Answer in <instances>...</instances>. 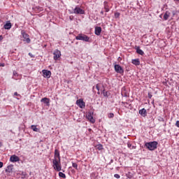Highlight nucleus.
Listing matches in <instances>:
<instances>
[{"mask_svg": "<svg viewBox=\"0 0 179 179\" xmlns=\"http://www.w3.org/2000/svg\"><path fill=\"white\" fill-rule=\"evenodd\" d=\"M41 103H44V104H46L47 106H50V99L47 97H44L41 100Z\"/></svg>", "mask_w": 179, "mask_h": 179, "instance_id": "obj_15", "label": "nucleus"}, {"mask_svg": "<svg viewBox=\"0 0 179 179\" xmlns=\"http://www.w3.org/2000/svg\"><path fill=\"white\" fill-rule=\"evenodd\" d=\"M171 15V13H170V11L169 10L166 11L164 15V20H169V17H170Z\"/></svg>", "mask_w": 179, "mask_h": 179, "instance_id": "obj_16", "label": "nucleus"}, {"mask_svg": "<svg viewBox=\"0 0 179 179\" xmlns=\"http://www.w3.org/2000/svg\"><path fill=\"white\" fill-rule=\"evenodd\" d=\"M20 160V158H19V157H17V155H11L10 157V162H11V163H16V162H19Z\"/></svg>", "mask_w": 179, "mask_h": 179, "instance_id": "obj_11", "label": "nucleus"}, {"mask_svg": "<svg viewBox=\"0 0 179 179\" xmlns=\"http://www.w3.org/2000/svg\"><path fill=\"white\" fill-rule=\"evenodd\" d=\"M176 126L179 128V120L176 121Z\"/></svg>", "mask_w": 179, "mask_h": 179, "instance_id": "obj_33", "label": "nucleus"}, {"mask_svg": "<svg viewBox=\"0 0 179 179\" xmlns=\"http://www.w3.org/2000/svg\"><path fill=\"white\" fill-rule=\"evenodd\" d=\"M115 178L120 179L121 176L119 174L116 173L114 175Z\"/></svg>", "mask_w": 179, "mask_h": 179, "instance_id": "obj_30", "label": "nucleus"}, {"mask_svg": "<svg viewBox=\"0 0 179 179\" xmlns=\"http://www.w3.org/2000/svg\"><path fill=\"white\" fill-rule=\"evenodd\" d=\"M96 89L97 90H100V87H99V85H96Z\"/></svg>", "mask_w": 179, "mask_h": 179, "instance_id": "obj_39", "label": "nucleus"}, {"mask_svg": "<svg viewBox=\"0 0 179 179\" xmlns=\"http://www.w3.org/2000/svg\"><path fill=\"white\" fill-rule=\"evenodd\" d=\"M29 56L31 57V58H34V56H33V55L31 53H29Z\"/></svg>", "mask_w": 179, "mask_h": 179, "instance_id": "obj_38", "label": "nucleus"}, {"mask_svg": "<svg viewBox=\"0 0 179 179\" xmlns=\"http://www.w3.org/2000/svg\"><path fill=\"white\" fill-rule=\"evenodd\" d=\"M73 13H75L76 15H85V11L83 10V9L80 8L79 6H76L73 9Z\"/></svg>", "mask_w": 179, "mask_h": 179, "instance_id": "obj_5", "label": "nucleus"}, {"mask_svg": "<svg viewBox=\"0 0 179 179\" xmlns=\"http://www.w3.org/2000/svg\"><path fill=\"white\" fill-rule=\"evenodd\" d=\"M3 27L6 30H10L12 27V24L10 23V22L8 21L6 23V24H4Z\"/></svg>", "mask_w": 179, "mask_h": 179, "instance_id": "obj_14", "label": "nucleus"}, {"mask_svg": "<svg viewBox=\"0 0 179 179\" xmlns=\"http://www.w3.org/2000/svg\"><path fill=\"white\" fill-rule=\"evenodd\" d=\"M76 104L80 108H85V107H86V103H85L82 99H78L76 101Z\"/></svg>", "mask_w": 179, "mask_h": 179, "instance_id": "obj_8", "label": "nucleus"}, {"mask_svg": "<svg viewBox=\"0 0 179 179\" xmlns=\"http://www.w3.org/2000/svg\"><path fill=\"white\" fill-rule=\"evenodd\" d=\"M31 129H32V131H34V132H38V131H40V129H38V128H37V126L36 125H31Z\"/></svg>", "mask_w": 179, "mask_h": 179, "instance_id": "obj_21", "label": "nucleus"}, {"mask_svg": "<svg viewBox=\"0 0 179 179\" xmlns=\"http://www.w3.org/2000/svg\"><path fill=\"white\" fill-rule=\"evenodd\" d=\"M148 98L152 99V94L150 92L148 93Z\"/></svg>", "mask_w": 179, "mask_h": 179, "instance_id": "obj_36", "label": "nucleus"}, {"mask_svg": "<svg viewBox=\"0 0 179 179\" xmlns=\"http://www.w3.org/2000/svg\"><path fill=\"white\" fill-rule=\"evenodd\" d=\"M53 58L55 59V61H57V59H58V58L61 57V51L58 50L57 49L55 50L53 52Z\"/></svg>", "mask_w": 179, "mask_h": 179, "instance_id": "obj_9", "label": "nucleus"}, {"mask_svg": "<svg viewBox=\"0 0 179 179\" xmlns=\"http://www.w3.org/2000/svg\"><path fill=\"white\" fill-rule=\"evenodd\" d=\"M95 34L96 36H100L101 34V27H95Z\"/></svg>", "mask_w": 179, "mask_h": 179, "instance_id": "obj_17", "label": "nucleus"}, {"mask_svg": "<svg viewBox=\"0 0 179 179\" xmlns=\"http://www.w3.org/2000/svg\"><path fill=\"white\" fill-rule=\"evenodd\" d=\"M59 176L61 178H66V176L65 175V173H62V172H59Z\"/></svg>", "mask_w": 179, "mask_h": 179, "instance_id": "obj_22", "label": "nucleus"}, {"mask_svg": "<svg viewBox=\"0 0 179 179\" xmlns=\"http://www.w3.org/2000/svg\"><path fill=\"white\" fill-rule=\"evenodd\" d=\"M3 167V163L0 162V169H2Z\"/></svg>", "mask_w": 179, "mask_h": 179, "instance_id": "obj_35", "label": "nucleus"}, {"mask_svg": "<svg viewBox=\"0 0 179 179\" xmlns=\"http://www.w3.org/2000/svg\"><path fill=\"white\" fill-rule=\"evenodd\" d=\"M158 121H160L161 122H164V118L159 117Z\"/></svg>", "mask_w": 179, "mask_h": 179, "instance_id": "obj_29", "label": "nucleus"}, {"mask_svg": "<svg viewBox=\"0 0 179 179\" xmlns=\"http://www.w3.org/2000/svg\"><path fill=\"white\" fill-rule=\"evenodd\" d=\"M121 14L120 13H115V19H118V17H120V15Z\"/></svg>", "mask_w": 179, "mask_h": 179, "instance_id": "obj_28", "label": "nucleus"}, {"mask_svg": "<svg viewBox=\"0 0 179 179\" xmlns=\"http://www.w3.org/2000/svg\"><path fill=\"white\" fill-rule=\"evenodd\" d=\"M2 145H3L2 143L0 142V148H2Z\"/></svg>", "mask_w": 179, "mask_h": 179, "instance_id": "obj_41", "label": "nucleus"}, {"mask_svg": "<svg viewBox=\"0 0 179 179\" xmlns=\"http://www.w3.org/2000/svg\"><path fill=\"white\" fill-rule=\"evenodd\" d=\"M13 171V165H9L7 166L6 171L7 173H12V171Z\"/></svg>", "mask_w": 179, "mask_h": 179, "instance_id": "obj_20", "label": "nucleus"}, {"mask_svg": "<svg viewBox=\"0 0 179 179\" xmlns=\"http://www.w3.org/2000/svg\"><path fill=\"white\" fill-rule=\"evenodd\" d=\"M136 50L137 54H139V55H145V52L143 50H141V48L139 46H136Z\"/></svg>", "mask_w": 179, "mask_h": 179, "instance_id": "obj_18", "label": "nucleus"}, {"mask_svg": "<svg viewBox=\"0 0 179 179\" xmlns=\"http://www.w3.org/2000/svg\"><path fill=\"white\" fill-rule=\"evenodd\" d=\"M127 147H128L129 149H135V147H134V146H132V144H131L130 143H127Z\"/></svg>", "mask_w": 179, "mask_h": 179, "instance_id": "obj_26", "label": "nucleus"}, {"mask_svg": "<svg viewBox=\"0 0 179 179\" xmlns=\"http://www.w3.org/2000/svg\"><path fill=\"white\" fill-rule=\"evenodd\" d=\"M145 148L148 149V150H155L157 149V141H152L149 143H146L145 144Z\"/></svg>", "mask_w": 179, "mask_h": 179, "instance_id": "obj_1", "label": "nucleus"}, {"mask_svg": "<svg viewBox=\"0 0 179 179\" xmlns=\"http://www.w3.org/2000/svg\"><path fill=\"white\" fill-rule=\"evenodd\" d=\"M98 94H100V92H98Z\"/></svg>", "mask_w": 179, "mask_h": 179, "instance_id": "obj_43", "label": "nucleus"}, {"mask_svg": "<svg viewBox=\"0 0 179 179\" xmlns=\"http://www.w3.org/2000/svg\"><path fill=\"white\" fill-rule=\"evenodd\" d=\"M96 148L98 150H103V145L101 144L96 145Z\"/></svg>", "mask_w": 179, "mask_h": 179, "instance_id": "obj_24", "label": "nucleus"}, {"mask_svg": "<svg viewBox=\"0 0 179 179\" xmlns=\"http://www.w3.org/2000/svg\"><path fill=\"white\" fill-rule=\"evenodd\" d=\"M177 1H179V0H177Z\"/></svg>", "mask_w": 179, "mask_h": 179, "instance_id": "obj_44", "label": "nucleus"}, {"mask_svg": "<svg viewBox=\"0 0 179 179\" xmlns=\"http://www.w3.org/2000/svg\"><path fill=\"white\" fill-rule=\"evenodd\" d=\"M115 71L117 73H120V75L124 74V69L120 64L115 65Z\"/></svg>", "mask_w": 179, "mask_h": 179, "instance_id": "obj_7", "label": "nucleus"}, {"mask_svg": "<svg viewBox=\"0 0 179 179\" xmlns=\"http://www.w3.org/2000/svg\"><path fill=\"white\" fill-rule=\"evenodd\" d=\"M21 34L23 37V41H26V43H27V44L30 43V38H29V34H27L24 31H21Z\"/></svg>", "mask_w": 179, "mask_h": 179, "instance_id": "obj_4", "label": "nucleus"}, {"mask_svg": "<svg viewBox=\"0 0 179 179\" xmlns=\"http://www.w3.org/2000/svg\"><path fill=\"white\" fill-rule=\"evenodd\" d=\"M72 166H73V169H76V170H78V164H76L75 162H72Z\"/></svg>", "mask_w": 179, "mask_h": 179, "instance_id": "obj_27", "label": "nucleus"}, {"mask_svg": "<svg viewBox=\"0 0 179 179\" xmlns=\"http://www.w3.org/2000/svg\"><path fill=\"white\" fill-rule=\"evenodd\" d=\"M14 96H17L18 97H21L20 94H17V92H15Z\"/></svg>", "mask_w": 179, "mask_h": 179, "instance_id": "obj_34", "label": "nucleus"}, {"mask_svg": "<svg viewBox=\"0 0 179 179\" xmlns=\"http://www.w3.org/2000/svg\"><path fill=\"white\" fill-rule=\"evenodd\" d=\"M103 95L104 97H108V92H107V91H106V90H103Z\"/></svg>", "mask_w": 179, "mask_h": 179, "instance_id": "obj_25", "label": "nucleus"}, {"mask_svg": "<svg viewBox=\"0 0 179 179\" xmlns=\"http://www.w3.org/2000/svg\"><path fill=\"white\" fill-rule=\"evenodd\" d=\"M17 76H19V75H17V73L16 71H13V78L15 79V80H17Z\"/></svg>", "mask_w": 179, "mask_h": 179, "instance_id": "obj_23", "label": "nucleus"}, {"mask_svg": "<svg viewBox=\"0 0 179 179\" xmlns=\"http://www.w3.org/2000/svg\"><path fill=\"white\" fill-rule=\"evenodd\" d=\"M108 117L109 118H113L114 117V113H110Z\"/></svg>", "mask_w": 179, "mask_h": 179, "instance_id": "obj_31", "label": "nucleus"}, {"mask_svg": "<svg viewBox=\"0 0 179 179\" xmlns=\"http://www.w3.org/2000/svg\"><path fill=\"white\" fill-rule=\"evenodd\" d=\"M53 163V167L55 169V170H56L57 171H61V161H58L57 159H55L52 161Z\"/></svg>", "mask_w": 179, "mask_h": 179, "instance_id": "obj_3", "label": "nucleus"}, {"mask_svg": "<svg viewBox=\"0 0 179 179\" xmlns=\"http://www.w3.org/2000/svg\"><path fill=\"white\" fill-rule=\"evenodd\" d=\"M131 64L138 66L141 64V62L139 61V59H134L131 61Z\"/></svg>", "mask_w": 179, "mask_h": 179, "instance_id": "obj_19", "label": "nucleus"}, {"mask_svg": "<svg viewBox=\"0 0 179 179\" xmlns=\"http://www.w3.org/2000/svg\"><path fill=\"white\" fill-rule=\"evenodd\" d=\"M3 40V36L2 35H0V41H2Z\"/></svg>", "mask_w": 179, "mask_h": 179, "instance_id": "obj_37", "label": "nucleus"}, {"mask_svg": "<svg viewBox=\"0 0 179 179\" xmlns=\"http://www.w3.org/2000/svg\"><path fill=\"white\" fill-rule=\"evenodd\" d=\"M86 118L88 121L91 122L92 124H94V122H96V120L93 117V113L90 112L87 113Z\"/></svg>", "mask_w": 179, "mask_h": 179, "instance_id": "obj_6", "label": "nucleus"}, {"mask_svg": "<svg viewBox=\"0 0 179 179\" xmlns=\"http://www.w3.org/2000/svg\"><path fill=\"white\" fill-rule=\"evenodd\" d=\"M76 40H80L81 41H86L87 43H90V38L83 34H80L77 36H76Z\"/></svg>", "mask_w": 179, "mask_h": 179, "instance_id": "obj_2", "label": "nucleus"}, {"mask_svg": "<svg viewBox=\"0 0 179 179\" xmlns=\"http://www.w3.org/2000/svg\"><path fill=\"white\" fill-rule=\"evenodd\" d=\"M53 160L61 161V157L59 156V150H55V157Z\"/></svg>", "mask_w": 179, "mask_h": 179, "instance_id": "obj_12", "label": "nucleus"}, {"mask_svg": "<svg viewBox=\"0 0 179 179\" xmlns=\"http://www.w3.org/2000/svg\"><path fill=\"white\" fill-rule=\"evenodd\" d=\"M43 77L46 78L47 79H50L51 78V71L48 70H43Z\"/></svg>", "mask_w": 179, "mask_h": 179, "instance_id": "obj_10", "label": "nucleus"}, {"mask_svg": "<svg viewBox=\"0 0 179 179\" xmlns=\"http://www.w3.org/2000/svg\"><path fill=\"white\" fill-rule=\"evenodd\" d=\"M104 13L103 11H101V14L103 15Z\"/></svg>", "mask_w": 179, "mask_h": 179, "instance_id": "obj_42", "label": "nucleus"}, {"mask_svg": "<svg viewBox=\"0 0 179 179\" xmlns=\"http://www.w3.org/2000/svg\"><path fill=\"white\" fill-rule=\"evenodd\" d=\"M140 115H142V117H146L148 115V112L146 111V109L143 108L139 110Z\"/></svg>", "mask_w": 179, "mask_h": 179, "instance_id": "obj_13", "label": "nucleus"}, {"mask_svg": "<svg viewBox=\"0 0 179 179\" xmlns=\"http://www.w3.org/2000/svg\"><path fill=\"white\" fill-rule=\"evenodd\" d=\"M0 66H5V64L1 63V64H0Z\"/></svg>", "mask_w": 179, "mask_h": 179, "instance_id": "obj_40", "label": "nucleus"}, {"mask_svg": "<svg viewBox=\"0 0 179 179\" xmlns=\"http://www.w3.org/2000/svg\"><path fill=\"white\" fill-rule=\"evenodd\" d=\"M104 9L106 12H110V8H108V7H105Z\"/></svg>", "mask_w": 179, "mask_h": 179, "instance_id": "obj_32", "label": "nucleus"}]
</instances>
